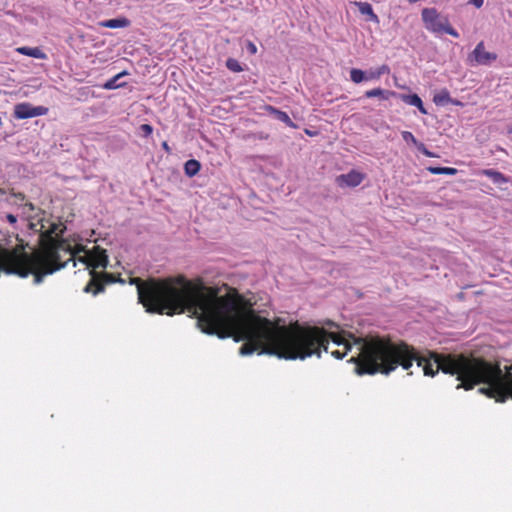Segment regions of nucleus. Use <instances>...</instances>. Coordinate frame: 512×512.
Returning a JSON list of instances; mask_svg holds the SVG:
<instances>
[{
  "label": "nucleus",
  "instance_id": "4c0bfd02",
  "mask_svg": "<svg viewBox=\"0 0 512 512\" xmlns=\"http://www.w3.org/2000/svg\"><path fill=\"white\" fill-rule=\"evenodd\" d=\"M333 356H335L337 359H343L347 354H332Z\"/></svg>",
  "mask_w": 512,
  "mask_h": 512
},
{
  "label": "nucleus",
  "instance_id": "f03ea898",
  "mask_svg": "<svg viewBox=\"0 0 512 512\" xmlns=\"http://www.w3.org/2000/svg\"><path fill=\"white\" fill-rule=\"evenodd\" d=\"M349 361L355 363L358 375L389 374L398 366L408 370L416 361L426 376H434L439 370L456 375L460 381L457 389L471 390L478 384H487L479 389L481 394L501 403L512 398V366L503 373L498 362L475 354H357Z\"/></svg>",
  "mask_w": 512,
  "mask_h": 512
},
{
  "label": "nucleus",
  "instance_id": "a211bd4d",
  "mask_svg": "<svg viewBox=\"0 0 512 512\" xmlns=\"http://www.w3.org/2000/svg\"><path fill=\"white\" fill-rule=\"evenodd\" d=\"M358 9L359 12L363 15L368 16V20L372 21L374 23H379V17L374 13L372 5L368 2H355L354 3Z\"/></svg>",
  "mask_w": 512,
  "mask_h": 512
},
{
  "label": "nucleus",
  "instance_id": "e433bc0d",
  "mask_svg": "<svg viewBox=\"0 0 512 512\" xmlns=\"http://www.w3.org/2000/svg\"><path fill=\"white\" fill-rule=\"evenodd\" d=\"M162 148H163L165 151L170 152V147H169V145H168V143H167L166 141H164V142L162 143Z\"/></svg>",
  "mask_w": 512,
  "mask_h": 512
},
{
  "label": "nucleus",
  "instance_id": "20e7f679",
  "mask_svg": "<svg viewBox=\"0 0 512 512\" xmlns=\"http://www.w3.org/2000/svg\"><path fill=\"white\" fill-rule=\"evenodd\" d=\"M39 222L41 234L38 237V246L33 251H43L54 257H60L59 251L66 226L50 218H41Z\"/></svg>",
  "mask_w": 512,
  "mask_h": 512
},
{
  "label": "nucleus",
  "instance_id": "f257e3e1",
  "mask_svg": "<svg viewBox=\"0 0 512 512\" xmlns=\"http://www.w3.org/2000/svg\"><path fill=\"white\" fill-rule=\"evenodd\" d=\"M227 333L229 337H236L237 341L243 340L254 346L248 348L243 344L238 352H328L330 342L343 345L344 352H348L353 344L360 343L353 334L331 319H324L320 325L300 323L298 320L286 324L284 318L270 320L260 316L253 308L242 310L234 303Z\"/></svg>",
  "mask_w": 512,
  "mask_h": 512
},
{
  "label": "nucleus",
  "instance_id": "393cba45",
  "mask_svg": "<svg viewBox=\"0 0 512 512\" xmlns=\"http://www.w3.org/2000/svg\"><path fill=\"white\" fill-rule=\"evenodd\" d=\"M438 29H441V32H445L455 38H458L459 37V33L457 32L456 29H454L450 23H449V20L447 17H444V23H443V26H439Z\"/></svg>",
  "mask_w": 512,
  "mask_h": 512
},
{
  "label": "nucleus",
  "instance_id": "ddd939ff",
  "mask_svg": "<svg viewBox=\"0 0 512 512\" xmlns=\"http://www.w3.org/2000/svg\"><path fill=\"white\" fill-rule=\"evenodd\" d=\"M266 110H267V111L269 112V114H270L273 118H275L276 120H278V121H280V122L285 123L287 126H289V127H291V128H295V129H296V128H298V125H297V124H295V123L290 119L289 115H288L286 112H284V111H282V110H280V109H278V108H276V107H273V106H271V105H268V106L266 107Z\"/></svg>",
  "mask_w": 512,
  "mask_h": 512
},
{
  "label": "nucleus",
  "instance_id": "473e14b6",
  "mask_svg": "<svg viewBox=\"0 0 512 512\" xmlns=\"http://www.w3.org/2000/svg\"><path fill=\"white\" fill-rule=\"evenodd\" d=\"M5 218L10 224H15L17 222V216L11 213L6 214Z\"/></svg>",
  "mask_w": 512,
  "mask_h": 512
},
{
  "label": "nucleus",
  "instance_id": "423d86ee",
  "mask_svg": "<svg viewBox=\"0 0 512 512\" xmlns=\"http://www.w3.org/2000/svg\"><path fill=\"white\" fill-rule=\"evenodd\" d=\"M90 276L91 279L83 289L85 293L92 292L93 295H98L105 291L106 285L117 283V275L110 272L90 271Z\"/></svg>",
  "mask_w": 512,
  "mask_h": 512
},
{
  "label": "nucleus",
  "instance_id": "7ed1b4c3",
  "mask_svg": "<svg viewBox=\"0 0 512 512\" xmlns=\"http://www.w3.org/2000/svg\"><path fill=\"white\" fill-rule=\"evenodd\" d=\"M129 283L136 285L139 303L147 312L172 316L188 311L203 333L222 339L229 337L227 327L233 302L226 295H205L183 275L147 280L132 277Z\"/></svg>",
  "mask_w": 512,
  "mask_h": 512
},
{
  "label": "nucleus",
  "instance_id": "ea45409f",
  "mask_svg": "<svg viewBox=\"0 0 512 512\" xmlns=\"http://www.w3.org/2000/svg\"><path fill=\"white\" fill-rule=\"evenodd\" d=\"M305 133L308 134L309 136L313 135V133L310 130H308V129H305Z\"/></svg>",
  "mask_w": 512,
  "mask_h": 512
},
{
  "label": "nucleus",
  "instance_id": "72a5a7b5",
  "mask_svg": "<svg viewBox=\"0 0 512 512\" xmlns=\"http://www.w3.org/2000/svg\"><path fill=\"white\" fill-rule=\"evenodd\" d=\"M255 137L259 140H267L269 138V134L265 132H258L255 134Z\"/></svg>",
  "mask_w": 512,
  "mask_h": 512
},
{
  "label": "nucleus",
  "instance_id": "9d476101",
  "mask_svg": "<svg viewBox=\"0 0 512 512\" xmlns=\"http://www.w3.org/2000/svg\"><path fill=\"white\" fill-rule=\"evenodd\" d=\"M422 20L427 30L434 33H441L439 26H443L444 17L441 19L436 8H424L421 12Z\"/></svg>",
  "mask_w": 512,
  "mask_h": 512
},
{
  "label": "nucleus",
  "instance_id": "7c9ffc66",
  "mask_svg": "<svg viewBox=\"0 0 512 512\" xmlns=\"http://www.w3.org/2000/svg\"><path fill=\"white\" fill-rule=\"evenodd\" d=\"M246 48H247V51H248L250 54H255V53L257 52V47H256V45H255L253 42H251V41H249V42L247 43Z\"/></svg>",
  "mask_w": 512,
  "mask_h": 512
},
{
  "label": "nucleus",
  "instance_id": "39448f33",
  "mask_svg": "<svg viewBox=\"0 0 512 512\" xmlns=\"http://www.w3.org/2000/svg\"><path fill=\"white\" fill-rule=\"evenodd\" d=\"M359 352H422L414 347H409L403 341H395L390 336L369 334L361 340ZM424 352H435L426 349Z\"/></svg>",
  "mask_w": 512,
  "mask_h": 512
},
{
  "label": "nucleus",
  "instance_id": "c756f323",
  "mask_svg": "<svg viewBox=\"0 0 512 512\" xmlns=\"http://www.w3.org/2000/svg\"><path fill=\"white\" fill-rule=\"evenodd\" d=\"M419 152H421L423 155L427 157H436V154L431 152L427 149L424 143L420 142L419 145L416 147Z\"/></svg>",
  "mask_w": 512,
  "mask_h": 512
},
{
  "label": "nucleus",
  "instance_id": "79ce46f5",
  "mask_svg": "<svg viewBox=\"0 0 512 512\" xmlns=\"http://www.w3.org/2000/svg\"><path fill=\"white\" fill-rule=\"evenodd\" d=\"M9 136H10V134H7V133H6V134L4 135V137H3V138H4V139H7Z\"/></svg>",
  "mask_w": 512,
  "mask_h": 512
},
{
  "label": "nucleus",
  "instance_id": "a19ab883",
  "mask_svg": "<svg viewBox=\"0 0 512 512\" xmlns=\"http://www.w3.org/2000/svg\"><path fill=\"white\" fill-rule=\"evenodd\" d=\"M26 247H29V244H26ZM15 249H18V250H20V251H21V250H24V251H25V246H24V247H22V248L16 247Z\"/></svg>",
  "mask_w": 512,
  "mask_h": 512
},
{
  "label": "nucleus",
  "instance_id": "aec40b11",
  "mask_svg": "<svg viewBox=\"0 0 512 512\" xmlns=\"http://www.w3.org/2000/svg\"><path fill=\"white\" fill-rule=\"evenodd\" d=\"M201 169V163L196 159H189L184 163V173L187 177L196 176Z\"/></svg>",
  "mask_w": 512,
  "mask_h": 512
},
{
  "label": "nucleus",
  "instance_id": "6ab92c4d",
  "mask_svg": "<svg viewBox=\"0 0 512 512\" xmlns=\"http://www.w3.org/2000/svg\"><path fill=\"white\" fill-rule=\"evenodd\" d=\"M17 51L25 56H29L36 59L44 60L47 58L46 54L39 47H28L23 46L17 48Z\"/></svg>",
  "mask_w": 512,
  "mask_h": 512
},
{
  "label": "nucleus",
  "instance_id": "1a4fd4ad",
  "mask_svg": "<svg viewBox=\"0 0 512 512\" xmlns=\"http://www.w3.org/2000/svg\"><path fill=\"white\" fill-rule=\"evenodd\" d=\"M48 108L45 106H34L29 102L18 103L14 106L13 116L16 119H29L47 114Z\"/></svg>",
  "mask_w": 512,
  "mask_h": 512
},
{
  "label": "nucleus",
  "instance_id": "c85d7f7f",
  "mask_svg": "<svg viewBox=\"0 0 512 512\" xmlns=\"http://www.w3.org/2000/svg\"><path fill=\"white\" fill-rule=\"evenodd\" d=\"M139 129L143 137H149L153 133V127L150 124H142Z\"/></svg>",
  "mask_w": 512,
  "mask_h": 512
},
{
  "label": "nucleus",
  "instance_id": "4be33fe9",
  "mask_svg": "<svg viewBox=\"0 0 512 512\" xmlns=\"http://www.w3.org/2000/svg\"><path fill=\"white\" fill-rule=\"evenodd\" d=\"M451 96L447 89H442L440 92L436 93L433 97V102L437 106H446L450 103Z\"/></svg>",
  "mask_w": 512,
  "mask_h": 512
},
{
  "label": "nucleus",
  "instance_id": "f8f14e48",
  "mask_svg": "<svg viewBox=\"0 0 512 512\" xmlns=\"http://www.w3.org/2000/svg\"><path fill=\"white\" fill-rule=\"evenodd\" d=\"M395 98L400 99L401 101H403L404 103H406L408 105L416 107L421 114H424V115L428 114V111L425 108L422 99L416 93L403 94V93L397 92V95L395 96Z\"/></svg>",
  "mask_w": 512,
  "mask_h": 512
},
{
  "label": "nucleus",
  "instance_id": "b1692460",
  "mask_svg": "<svg viewBox=\"0 0 512 512\" xmlns=\"http://www.w3.org/2000/svg\"><path fill=\"white\" fill-rule=\"evenodd\" d=\"M350 79L355 84H359L363 81H366V72L359 68H352L350 70Z\"/></svg>",
  "mask_w": 512,
  "mask_h": 512
},
{
  "label": "nucleus",
  "instance_id": "bb28decb",
  "mask_svg": "<svg viewBox=\"0 0 512 512\" xmlns=\"http://www.w3.org/2000/svg\"><path fill=\"white\" fill-rule=\"evenodd\" d=\"M279 359H285V360H304L306 357L312 356L313 354H274Z\"/></svg>",
  "mask_w": 512,
  "mask_h": 512
},
{
  "label": "nucleus",
  "instance_id": "cd10ccee",
  "mask_svg": "<svg viewBox=\"0 0 512 512\" xmlns=\"http://www.w3.org/2000/svg\"><path fill=\"white\" fill-rule=\"evenodd\" d=\"M401 136L407 144H413L415 147L420 143L410 131H402Z\"/></svg>",
  "mask_w": 512,
  "mask_h": 512
},
{
  "label": "nucleus",
  "instance_id": "a878e982",
  "mask_svg": "<svg viewBox=\"0 0 512 512\" xmlns=\"http://www.w3.org/2000/svg\"><path fill=\"white\" fill-rule=\"evenodd\" d=\"M227 69H229L232 72H242L244 69L240 62L235 58H228L225 63Z\"/></svg>",
  "mask_w": 512,
  "mask_h": 512
},
{
  "label": "nucleus",
  "instance_id": "412c9836",
  "mask_svg": "<svg viewBox=\"0 0 512 512\" xmlns=\"http://www.w3.org/2000/svg\"><path fill=\"white\" fill-rule=\"evenodd\" d=\"M366 72V81L377 80L384 74L390 73V67L387 64H383L376 69H369Z\"/></svg>",
  "mask_w": 512,
  "mask_h": 512
},
{
  "label": "nucleus",
  "instance_id": "f704fd0d",
  "mask_svg": "<svg viewBox=\"0 0 512 512\" xmlns=\"http://www.w3.org/2000/svg\"><path fill=\"white\" fill-rule=\"evenodd\" d=\"M471 4H473L476 8H481L483 6L484 0H471Z\"/></svg>",
  "mask_w": 512,
  "mask_h": 512
},
{
  "label": "nucleus",
  "instance_id": "c9c22d12",
  "mask_svg": "<svg viewBox=\"0 0 512 512\" xmlns=\"http://www.w3.org/2000/svg\"><path fill=\"white\" fill-rule=\"evenodd\" d=\"M449 104H452V105H455V106H461V107L464 105L463 102H461L458 99H454V98H451V101H450Z\"/></svg>",
  "mask_w": 512,
  "mask_h": 512
},
{
  "label": "nucleus",
  "instance_id": "2eb2a0df",
  "mask_svg": "<svg viewBox=\"0 0 512 512\" xmlns=\"http://www.w3.org/2000/svg\"><path fill=\"white\" fill-rule=\"evenodd\" d=\"M396 95V91L387 90L380 87L368 90L364 93V97L366 98H379L380 100H388L391 97L395 98Z\"/></svg>",
  "mask_w": 512,
  "mask_h": 512
},
{
  "label": "nucleus",
  "instance_id": "37998d69",
  "mask_svg": "<svg viewBox=\"0 0 512 512\" xmlns=\"http://www.w3.org/2000/svg\"><path fill=\"white\" fill-rule=\"evenodd\" d=\"M468 352L473 353V352H476V351L475 350H469Z\"/></svg>",
  "mask_w": 512,
  "mask_h": 512
},
{
  "label": "nucleus",
  "instance_id": "2f4dec72",
  "mask_svg": "<svg viewBox=\"0 0 512 512\" xmlns=\"http://www.w3.org/2000/svg\"><path fill=\"white\" fill-rule=\"evenodd\" d=\"M38 225H40L39 221L37 223L30 222L28 224L30 230H32L33 232L39 233V235H40L41 234V230H40V228H37Z\"/></svg>",
  "mask_w": 512,
  "mask_h": 512
},
{
  "label": "nucleus",
  "instance_id": "f3484780",
  "mask_svg": "<svg viewBox=\"0 0 512 512\" xmlns=\"http://www.w3.org/2000/svg\"><path fill=\"white\" fill-rule=\"evenodd\" d=\"M482 174L488 177L496 185H502L510 181L509 177L494 169H484Z\"/></svg>",
  "mask_w": 512,
  "mask_h": 512
},
{
  "label": "nucleus",
  "instance_id": "6e6552de",
  "mask_svg": "<svg viewBox=\"0 0 512 512\" xmlns=\"http://www.w3.org/2000/svg\"><path fill=\"white\" fill-rule=\"evenodd\" d=\"M81 262L85 263L90 271H96L97 268L106 269L109 265L107 251L99 245L94 246L92 249L87 250Z\"/></svg>",
  "mask_w": 512,
  "mask_h": 512
},
{
  "label": "nucleus",
  "instance_id": "dca6fc26",
  "mask_svg": "<svg viewBox=\"0 0 512 512\" xmlns=\"http://www.w3.org/2000/svg\"><path fill=\"white\" fill-rule=\"evenodd\" d=\"M128 75V72L126 70L118 73L117 75L113 76L112 78L108 79L103 85L102 88L105 90H114L117 88H123L127 85L126 82H120L119 80L123 78L124 76Z\"/></svg>",
  "mask_w": 512,
  "mask_h": 512
},
{
  "label": "nucleus",
  "instance_id": "4468645a",
  "mask_svg": "<svg viewBox=\"0 0 512 512\" xmlns=\"http://www.w3.org/2000/svg\"><path fill=\"white\" fill-rule=\"evenodd\" d=\"M99 25L110 29L126 28L131 25V21L125 16H120L112 19L103 20L99 22Z\"/></svg>",
  "mask_w": 512,
  "mask_h": 512
},
{
  "label": "nucleus",
  "instance_id": "9b49d317",
  "mask_svg": "<svg viewBox=\"0 0 512 512\" xmlns=\"http://www.w3.org/2000/svg\"><path fill=\"white\" fill-rule=\"evenodd\" d=\"M365 175L355 169L350 170L346 174H341L337 177L339 186L356 187L361 184Z\"/></svg>",
  "mask_w": 512,
  "mask_h": 512
},
{
  "label": "nucleus",
  "instance_id": "5701e85b",
  "mask_svg": "<svg viewBox=\"0 0 512 512\" xmlns=\"http://www.w3.org/2000/svg\"><path fill=\"white\" fill-rule=\"evenodd\" d=\"M431 174L434 175H449L453 176L458 173V170L453 167L429 166L426 168Z\"/></svg>",
  "mask_w": 512,
  "mask_h": 512
},
{
  "label": "nucleus",
  "instance_id": "0eeeda50",
  "mask_svg": "<svg viewBox=\"0 0 512 512\" xmlns=\"http://www.w3.org/2000/svg\"><path fill=\"white\" fill-rule=\"evenodd\" d=\"M498 58L495 52L485 50V44L480 41L474 50L468 54L466 62L469 66H491Z\"/></svg>",
  "mask_w": 512,
  "mask_h": 512
},
{
  "label": "nucleus",
  "instance_id": "58836bf2",
  "mask_svg": "<svg viewBox=\"0 0 512 512\" xmlns=\"http://www.w3.org/2000/svg\"><path fill=\"white\" fill-rule=\"evenodd\" d=\"M117 282H118V283H121V284H124V283H125V280H124V279H122V278L120 277V275H117Z\"/></svg>",
  "mask_w": 512,
  "mask_h": 512
}]
</instances>
